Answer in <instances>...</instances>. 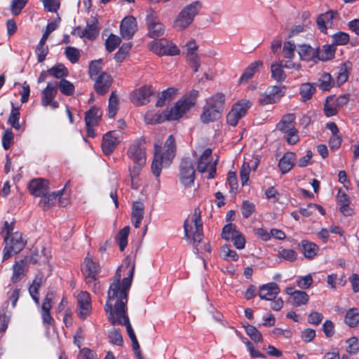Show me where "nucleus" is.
Returning <instances> with one entry per match:
<instances>
[{
  "label": "nucleus",
  "instance_id": "obj_1",
  "mask_svg": "<svg viewBox=\"0 0 359 359\" xmlns=\"http://www.w3.org/2000/svg\"><path fill=\"white\" fill-rule=\"evenodd\" d=\"M135 265L133 264L128 277L122 280L121 284L111 283L109 290L104 310L111 323H120V316L127 311L128 291L130 288L134 274Z\"/></svg>",
  "mask_w": 359,
  "mask_h": 359
},
{
  "label": "nucleus",
  "instance_id": "obj_2",
  "mask_svg": "<svg viewBox=\"0 0 359 359\" xmlns=\"http://www.w3.org/2000/svg\"><path fill=\"white\" fill-rule=\"evenodd\" d=\"M184 231L187 241H193L195 250L198 253L210 252V247L208 244L201 245L203 238V233L201 212L199 208H196L192 215L184 221Z\"/></svg>",
  "mask_w": 359,
  "mask_h": 359
},
{
  "label": "nucleus",
  "instance_id": "obj_3",
  "mask_svg": "<svg viewBox=\"0 0 359 359\" xmlns=\"http://www.w3.org/2000/svg\"><path fill=\"white\" fill-rule=\"evenodd\" d=\"M176 146L173 136L170 135L165 141L163 149L155 144L154 158L151 163V170L156 177H159L163 163L169 165L175 156Z\"/></svg>",
  "mask_w": 359,
  "mask_h": 359
},
{
  "label": "nucleus",
  "instance_id": "obj_4",
  "mask_svg": "<svg viewBox=\"0 0 359 359\" xmlns=\"http://www.w3.org/2000/svg\"><path fill=\"white\" fill-rule=\"evenodd\" d=\"M226 97L222 93H217L205 100L200 119L203 123H210L218 120L222 115L225 107Z\"/></svg>",
  "mask_w": 359,
  "mask_h": 359
},
{
  "label": "nucleus",
  "instance_id": "obj_5",
  "mask_svg": "<svg viewBox=\"0 0 359 359\" xmlns=\"http://www.w3.org/2000/svg\"><path fill=\"white\" fill-rule=\"evenodd\" d=\"M198 96V91L192 90L178 100L170 109H165L168 121H177L182 118L195 105Z\"/></svg>",
  "mask_w": 359,
  "mask_h": 359
},
{
  "label": "nucleus",
  "instance_id": "obj_6",
  "mask_svg": "<svg viewBox=\"0 0 359 359\" xmlns=\"http://www.w3.org/2000/svg\"><path fill=\"white\" fill-rule=\"evenodd\" d=\"M146 141L144 138H138L128 147V157L133 161L131 168H142L147 163Z\"/></svg>",
  "mask_w": 359,
  "mask_h": 359
},
{
  "label": "nucleus",
  "instance_id": "obj_7",
  "mask_svg": "<svg viewBox=\"0 0 359 359\" xmlns=\"http://www.w3.org/2000/svg\"><path fill=\"white\" fill-rule=\"evenodd\" d=\"M6 245L4 248L3 259L6 260L11 257L13 254L20 252L25 246L26 241L23 239L21 233L15 232L11 236H5Z\"/></svg>",
  "mask_w": 359,
  "mask_h": 359
},
{
  "label": "nucleus",
  "instance_id": "obj_8",
  "mask_svg": "<svg viewBox=\"0 0 359 359\" xmlns=\"http://www.w3.org/2000/svg\"><path fill=\"white\" fill-rule=\"evenodd\" d=\"M295 118L294 114H289L285 115L280 121L277 124V128L287 134V142L290 144H294L299 141L297 130L295 128Z\"/></svg>",
  "mask_w": 359,
  "mask_h": 359
},
{
  "label": "nucleus",
  "instance_id": "obj_9",
  "mask_svg": "<svg viewBox=\"0 0 359 359\" xmlns=\"http://www.w3.org/2000/svg\"><path fill=\"white\" fill-rule=\"evenodd\" d=\"M179 181L184 190H188L194 187L195 170L189 159H184L181 163Z\"/></svg>",
  "mask_w": 359,
  "mask_h": 359
},
{
  "label": "nucleus",
  "instance_id": "obj_10",
  "mask_svg": "<svg viewBox=\"0 0 359 359\" xmlns=\"http://www.w3.org/2000/svg\"><path fill=\"white\" fill-rule=\"evenodd\" d=\"M149 48L158 55H177L180 53L177 46L165 39L153 41L149 44Z\"/></svg>",
  "mask_w": 359,
  "mask_h": 359
},
{
  "label": "nucleus",
  "instance_id": "obj_11",
  "mask_svg": "<svg viewBox=\"0 0 359 359\" xmlns=\"http://www.w3.org/2000/svg\"><path fill=\"white\" fill-rule=\"evenodd\" d=\"M211 154L212 150L210 149H206L201 156L197 165L198 172L201 173L208 172V175L207 176L208 179H213L215 177L218 162L217 158L211 163Z\"/></svg>",
  "mask_w": 359,
  "mask_h": 359
},
{
  "label": "nucleus",
  "instance_id": "obj_12",
  "mask_svg": "<svg viewBox=\"0 0 359 359\" xmlns=\"http://www.w3.org/2000/svg\"><path fill=\"white\" fill-rule=\"evenodd\" d=\"M250 105L249 100H242L233 104L226 115V123L231 126H236L238 121L245 116Z\"/></svg>",
  "mask_w": 359,
  "mask_h": 359
},
{
  "label": "nucleus",
  "instance_id": "obj_13",
  "mask_svg": "<svg viewBox=\"0 0 359 359\" xmlns=\"http://www.w3.org/2000/svg\"><path fill=\"white\" fill-rule=\"evenodd\" d=\"M153 93L151 86H144L133 91L131 101L136 106L147 104L150 102V97Z\"/></svg>",
  "mask_w": 359,
  "mask_h": 359
},
{
  "label": "nucleus",
  "instance_id": "obj_14",
  "mask_svg": "<svg viewBox=\"0 0 359 359\" xmlns=\"http://www.w3.org/2000/svg\"><path fill=\"white\" fill-rule=\"evenodd\" d=\"M147 24L151 37H159L164 34L165 27L153 11H149L147 15Z\"/></svg>",
  "mask_w": 359,
  "mask_h": 359
},
{
  "label": "nucleus",
  "instance_id": "obj_15",
  "mask_svg": "<svg viewBox=\"0 0 359 359\" xmlns=\"http://www.w3.org/2000/svg\"><path fill=\"white\" fill-rule=\"evenodd\" d=\"M57 92V83H49L42 92L41 104L44 107L50 106L53 109L58 107V102L54 100Z\"/></svg>",
  "mask_w": 359,
  "mask_h": 359
},
{
  "label": "nucleus",
  "instance_id": "obj_16",
  "mask_svg": "<svg viewBox=\"0 0 359 359\" xmlns=\"http://www.w3.org/2000/svg\"><path fill=\"white\" fill-rule=\"evenodd\" d=\"M94 81V89L98 95L106 94L113 83V79L107 72H101L98 76L92 79Z\"/></svg>",
  "mask_w": 359,
  "mask_h": 359
},
{
  "label": "nucleus",
  "instance_id": "obj_17",
  "mask_svg": "<svg viewBox=\"0 0 359 359\" xmlns=\"http://www.w3.org/2000/svg\"><path fill=\"white\" fill-rule=\"evenodd\" d=\"M283 94L280 86H273L269 88L265 93L260 95L259 101L262 105L273 104L278 102Z\"/></svg>",
  "mask_w": 359,
  "mask_h": 359
},
{
  "label": "nucleus",
  "instance_id": "obj_18",
  "mask_svg": "<svg viewBox=\"0 0 359 359\" xmlns=\"http://www.w3.org/2000/svg\"><path fill=\"white\" fill-rule=\"evenodd\" d=\"M137 29V21L133 16H127L122 20L120 25V32L123 39H131Z\"/></svg>",
  "mask_w": 359,
  "mask_h": 359
},
{
  "label": "nucleus",
  "instance_id": "obj_19",
  "mask_svg": "<svg viewBox=\"0 0 359 359\" xmlns=\"http://www.w3.org/2000/svg\"><path fill=\"white\" fill-rule=\"evenodd\" d=\"M63 194V190L58 191L57 192H53L48 195L43 196L40 200L39 205L43 210H47L55 205L57 202L60 203L61 206H65L67 201L62 199V195Z\"/></svg>",
  "mask_w": 359,
  "mask_h": 359
},
{
  "label": "nucleus",
  "instance_id": "obj_20",
  "mask_svg": "<svg viewBox=\"0 0 359 359\" xmlns=\"http://www.w3.org/2000/svg\"><path fill=\"white\" fill-rule=\"evenodd\" d=\"M79 306L78 315L80 318L86 319L91 312L90 297L87 292H81L77 296Z\"/></svg>",
  "mask_w": 359,
  "mask_h": 359
},
{
  "label": "nucleus",
  "instance_id": "obj_21",
  "mask_svg": "<svg viewBox=\"0 0 359 359\" xmlns=\"http://www.w3.org/2000/svg\"><path fill=\"white\" fill-rule=\"evenodd\" d=\"M30 193L36 196H45L48 192V182L41 178L32 180L28 185Z\"/></svg>",
  "mask_w": 359,
  "mask_h": 359
},
{
  "label": "nucleus",
  "instance_id": "obj_22",
  "mask_svg": "<svg viewBox=\"0 0 359 359\" xmlns=\"http://www.w3.org/2000/svg\"><path fill=\"white\" fill-rule=\"evenodd\" d=\"M280 289L278 285L273 282L261 285L259 288V297L262 299L267 301L273 300L279 294Z\"/></svg>",
  "mask_w": 359,
  "mask_h": 359
},
{
  "label": "nucleus",
  "instance_id": "obj_23",
  "mask_svg": "<svg viewBox=\"0 0 359 359\" xmlns=\"http://www.w3.org/2000/svg\"><path fill=\"white\" fill-rule=\"evenodd\" d=\"M118 142V133L116 131H110L106 133L102 138V148L106 155L113 152Z\"/></svg>",
  "mask_w": 359,
  "mask_h": 359
},
{
  "label": "nucleus",
  "instance_id": "obj_24",
  "mask_svg": "<svg viewBox=\"0 0 359 359\" xmlns=\"http://www.w3.org/2000/svg\"><path fill=\"white\" fill-rule=\"evenodd\" d=\"M297 53L302 60L316 62L318 61V50L308 44H301L297 47Z\"/></svg>",
  "mask_w": 359,
  "mask_h": 359
},
{
  "label": "nucleus",
  "instance_id": "obj_25",
  "mask_svg": "<svg viewBox=\"0 0 359 359\" xmlns=\"http://www.w3.org/2000/svg\"><path fill=\"white\" fill-rule=\"evenodd\" d=\"M334 16L335 12L332 11H327L319 15L316 20L318 29L322 32H326L327 28H332Z\"/></svg>",
  "mask_w": 359,
  "mask_h": 359
},
{
  "label": "nucleus",
  "instance_id": "obj_26",
  "mask_svg": "<svg viewBox=\"0 0 359 359\" xmlns=\"http://www.w3.org/2000/svg\"><path fill=\"white\" fill-rule=\"evenodd\" d=\"M144 205L142 202L135 201L133 204L132 224L136 228H139L144 217Z\"/></svg>",
  "mask_w": 359,
  "mask_h": 359
},
{
  "label": "nucleus",
  "instance_id": "obj_27",
  "mask_svg": "<svg viewBox=\"0 0 359 359\" xmlns=\"http://www.w3.org/2000/svg\"><path fill=\"white\" fill-rule=\"evenodd\" d=\"M296 161L295 154L293 152H287L280 159L278 167L283 174L288 172L294 166Z\"/></svg>",
  "mask_w": 359,
  "mask_h": 359
},
{
  "label": "nucleus",
  "instance_id": "obj_28",
  "mask_svg": "<svg viewBox=\"0 0 359 359\" xmlns=\"http://www.w3.org/2000/svg\"><path fill=\"white\" fill-rule=\"evenodd\" d=\"M338 203L340 204L339 211L345 216H351L353 214L354 210L350 206V198L340 189L338 190Z\"/></svg>",
  "mask_w": 359,
  "mask_h": 359
},
{
  "label": "nucleus",
  "instance_id": "obj_29",
  "mask_svg": "<svg viewBox=\"0 0 359 359\" xmlns=\"http://www.w3.org/2000/svg\"><path fill=\"white\" fill-rule=\"evenodd\" d=\"M287 294L290 295L293 304L297 306L306 304L309 299V297L306 292L302 290L293 291L292 288H287Z\"/></svg>",
  "mask_w": 359,
  "mask_h": 359
},
{
  "label": "nucleus",
  "instance_id": "obj_30",
  "mask_svg": "<svg viewBox=\"0 0 359 359\" xmlns=\"http://www.w3.org/2000/svg\"><path fill=\"white\" fill-rule=\"evenodd\" d=\"M13 273L11 280L13 283H17L25 276V273L27 270V262L23 259L16 262L13 266Z\"/></svg>",
  "mask_w": 359,
  "mask_h": 359
},
{
  "label": "nucleus",
  "instance_id": "obj_31",
  "mask_svg": "<svg viewBox=\"0 0 359 359\" xmlns=\"http://www.w3.org/2000/svg\"><path fill=\"white\" fill-rule=\"evenodd\" d=\"M300 245L304 257L309 259H313L317 255L319 250L317 245L306 240L302 241Z\"/></svg>",
  "mask_w": 359,
  "mask_h": 359
},
{
  "label": "nucleus",
  "instance_id": "obj_32",
  "mask_svg": "<svg viewBox=\"0 0 359 359\" xmlns=\"http://www.w3.org/2000/svg\"><path fill=\"white\" fill-rule=\"evenodd\" d=\"M263 65V62L260 60H257L251 63L244 71L240 78V82H245L250 79L255 74L258 72L260 67Z\"/></svg>",
  "mask_w": 359,
  "mask_h": 359
},
{
  "label": "nucleus",
  "instance_id": "obj_33",
  "mask_svg": "<svg viewBox=\"0 0 359 359\" xmlns=\"http://www.w3.org/2000/svg\"><path fill=\"white\" fill-rule=\"evenodd\" d=\"M102 116V112L99 108L92 107L86 112L85 121L86 125L95 126L97 124Z\"/></svg>",
  "mask_w": 359,
  "mask_h": 359
},
{
  "label": "nucleus",
  "instance_id": "obj_34",
  "mask_svg": "<svg viewBox=\"0 0 359 359\" xmlns=\"http://www.w3.org/2000/svg\"><path fill=\"white\" fill-rule=\"evenodd\" d=\"M165 110L162 114L154 113L149 111L145 114V121L149 124H157L168 121Z\"/></svg>",
  "mask_w": 359,
  "mask_h": 359
},
{
  "label": "nucleus",
  "instance_id": "obj_35",
  "mask_svg": "<svg viewBox=\"0 0 359 359\" xmlns=\"http://www.w3.org/2000/svg\"><path fill=\"white\" fill-rule=\"evenodd\" d=\"M344 322L350 327H355L359 325V309H350L345 315Z\"/></svg>",
  "mask_w": 359,
  "mask_h": 359
},
{
  "label": "nucleus",
  "instance_id": "obj_36",
  "mask_svg": "<svg viewBox=\"0 0 359 359\" xmlns=\"http://www.w3.org/2000/svg\"><path fill=\"white\" fill-rule=\"evenodd\" d=\"M192 23L190 18H187L185 11H180L174 21L173 27L177 31H182Z\"/></svg>",
  "mask_w": 359,
  "mask_h": 359
},
{
  "label": "nucleus",
  "instance_id": "obj_37",
  "mask_svg": "<svg viewBox=\"0 0 359 359\" xmlns=\"http://www.w3.org/2000/svg\"><path fill=\"white\" fill-rule=\"evenodd\" d=\"M318 50V60H328L334 55V44L325 45L320 49Z\"/></svg>",
  "mask_w": 359,
  "mask_h": 359
},
{
  "label": "nucleus",
  "instance_id": "obj_38",
  "mask_svg": "<svg viewBox=\"0 0 359 359\" xmlns=\"http://www.w3.org/2000/svg\"><path fill=\"white\" fill-rule=\"evenodd\" d=\"M201 8V3L199 1H196L184 6L181 11H185V15L193 22Z\"/></svg>",
  "mask_w": 359,
  "mask_h": 359
},
{
  "label": "nucleus",
  "instance_id": "obj_39",
  "mask_svg": "<svg viewBox=\"0 0 359 359\" xmlns=\"http://www.w3.org/2000/svg\"><path fill=\"white\" fill-rule=\"evenodd\" d=\"M283 67L284 66L279 63H274L271 66V77L277 82H283L286 78Z\"/></svg>",
  "mask_w": 359,
  "mask_h": 359
},
{
  "label": "nucleus",
  "instance_id": "obj_40",
  "mask_svg": "<svg viewBox=\"0 0 359 359\" xmlns=\"http://www.w3.org/2000/svg\"><path fill=\"white\" fill-rule=\"evenodd\" d=\"M177 92V90L174 88H168L161 92L156 102V107H161L165 105V102L170 101L176 95Z\"/></svg>",
  "mask_w": 359,
  "mask_h": 359
},
{
  "label": "nucleus",
  "instance_id": "obj_41",
  "mask_svg": "<svg viewBox=\"0 0 359 359\" xmlns=\"http://www.w3.org/2000/svg\"><path fill=\"white\" fill-rule=\"evenodd\" d=\"M8 302L0 309V332H4L8 325L11 319V313L7 311Z\"/></svg>",
  "mask_w": 359,
  "mask_h": 359
},
{
  "label": "nucleus",
  "instance_id": "obj_42",
  "mask_svg": "<svg viewBox=\"0 0 359 359\" xmlns=\"http://www.w3.org/2000/svg\"><path fill=\"white\" fill-rule=\"evenodd\" d=\"M324 112L327 117L337 114V97L334 95L327 97L324 104Z\"/></svg>",
  "mask_w": 359,
  "mask_h": 359
},
{
  "label": "nucleus",
  "instance_id": "obj_43",
  "mask_svg": "<svg viewBox=\"0 0 359 359\" xmlns=\"http://www.w3.org/2000/svg\"><path fill=\"white\" fill-rule=\"evenodd\" d=\"M352 68V63L349 61H346L343 63L338 72V86L345 83L348 78L349 72Z\"/></svg>",
  "mask_w": 359,
  "mask_h": 359
},
{
  "label": "nucleus",
  "instance_id": "obj_44",
  "mask_svg": "<svg viewBox=\"0 0 359 359\" xmlns=\"http://www.w3.org/2000/svg\"><path fill=\"white\" fill-rule=\"evenodd\" d=\"M299 90L302 99L306 101L312 97L316 89L314 83H305L301 85Z\"/></svg>",
  "mask_w": 359,
  "mask_h": 359
},
{
  "label": "nucleus",
  "instance_id": "obj_45",
  "mask_svg": "<svg viewBox=\"0 0 359 359\" xmlns=\"http://www.w3.org/2000/svg\"><path fill=\"white\" fill-rule=\"evenodd\" d=\"M83 264L86 267V272L88 273L87 276H93L98 273L100 266L97 263L93 260V258L89 254H88L85 258Z\"/></svg>",
  "mask_w": 359,
  "mask_h": 359
},
{
  "label": "nucleus",
  "instance_id": "obj_46",
  "mask_svg": "<svg viewBox=\"0 0 359 359\" xmlns=\"http://www.w3.org/2000/svg\"><path fill=\"white\" fill-rule=\"evenodd\" d=\"M42 283V278L36 277L29 288V292L36 304H39V289Z\"/></svg>",
  "mask_w": 359,
  "mask_h": 359
},
{
  "label": "nucleus",
  "instance_id": "obj_47",
  "mask_svg": "<svg viewBox=\"0 0 359 359\" xmlns=\"http://www.w3.org/2000/svg\"><path fill=\"white\" fill-rule=\"evenodd\" d=\"M119 320H120V323H112V324L114 325H124L126 326V331H127L128 335L129 336L130 339H135L136 338V335H135V332H134V330L132 327V325L130 323L129 318L126 315V311L123 312V315L122 314L121 315Z\"/></svg>",
  "mask_w": 359,
  "mask_h": 359
},
{
  "label": "nucleus",
  "instance_id": "obj_48",
  "mask_svg": "<svg viewBox=\"0 0 359 359\" xmlns=\"http://www.w3.org/2000/svg\"><path fill=\"white\" fill-rule=\"evenodd\" d=\"M130 233V226H126L118 232L117 242L121 251H123L128 244V237Z\"/></svg>",
  "mask_w": 359,
  "mask_h": 359
},
{
  "label": "nucleus",
  "instance_id": "obj_49",
  "mask_svg": "<svg viewBox=\"0 0 359 359\" xmlns=\"http://www.w3.org/2000/svg\"><path fill=\"white\" fill-rule=\"evenodd\" d=\"M118 106V98L115 93V92H111L110 97L109 98V111L108 116L110 118H112L115 116L117 113Z\"/></svg>",
  "mask_w": 359,
  "mask_h": 359
},
{
  "label": "nucleus",
  "instance_id": "obj_50",
  "mask_svg": "<svg viewBox=\"0 0 359 359\" xmlns=\"http://www.w3.org/2000/svg\"><path fill=\"white\" fill-rule=\"evenodd\" d=\"M246 334L255 342L258 343L262 341V335L261 332L253 325L247 324L244 326Z\"/></svg>",
  "mask_w": 359,
  "mask_h": 359
},
{
  "label": "nucleus",
  "instance_id": "obj_51",
  "mask_svg": "<svg viewBox=\"0 0 359 359\" xmlns=\"http://www.w3.org/2000/svg\"><path fill=\"white\" fill-rule=\"evenodd\" d=\"M221 256L227 261H237L238 255L235 250L230 248V246L224 245L221 248Z\"/></svg>",
  "mask_w": 359,
  "mask_h": 359
},
{
  "label": "nucleus",
  "instance_id": "obj_52",
  "mask_svg": "<svg viewBox=\"0 0 359 359\" xmlns=\"http://www.w3.org/2000/svg\"><path fill=\"white\" fill-rule=\"evenodd\" d=\"M48 72L57 79H62L68 74L67 68L62 64H59L51 67L48 69Z\"/></svg>",
  "mask_w": 359,
  "mask_h": 359
},
{
  "label": "nucleus",
  "instance_id": "obj_53",
  "mask_svg": "<svg viewBox=\"0 0 359 359\" xmlns=\"http://www.w3.org/2000/svg\"><path fill=\"white\" fill-rule=\"evenodd\" d=\"M142 169V168H129L131 188L133 189H137L140 187V181L138 176Z\"/></svg>",
  "mask_w": 359,
  "mask_h": 359
},
{
  "label": "nucleus",
  "instance_id": "obj_54",
  "mask_svg": "<svg viewBox=\"0 0 359 359\" xmlns=\"http://www.w3.org/2000/svg\"><path fill=\"white\" fill-rule=\"evenodd\" d=\"M297 51L295 44L291 41H285L283 48V57L292 60L294 57L295 51Z\"/></svg>",
  "mask_w": 359,
  "mask_h": 359
},
{
  "label": "nucleus",
  "instance_id": "obj_55",
  "mask_svg": "<svg viewBox=\"0 0 359 359\" xmlns=\"http://www.w3.org/2000/svg\"><path fill=\"white\" fill-rule=\"evenodd\" d=\"M121 39L113 34H111L105 42L106 49L108 52H112L114 51L121 43Z\"/></svg>",
  "mask_w": 359,
  "mask_h": 359
},
{
  "label": "nucleus",
  "instance_id": "obj_56",
  "mask_svg": "<svg viewBox=\"0 0 359 359\" xmlns=\"http://www.w3.org/2000/svg\"><path fill=\"white\" fill-rule=\"evenodd\" d=\"M59 89L65 95H72L74 93V84L64 79H62L60 81Z\"/></svg>",
  "mask_w": 359,
  "mask_h": 359
},
{
  "label": "nucleus",
  "instance_id": "obj_57",
  "mask_svg": "<svg viewBox=\"0 0 359 359\" xmlns=\"http://www.w3.org/2000/svg\"><path fill=\"white\" fill-rule=\"evenodd\" d=\"M278 255L290 262H294L297 259V253L292 249L280 248L278 250Z\"/></svg>",
  "mask_w": 359,
  "mask_h": 359
},
{
  "label": "nucleus",
  "instance_id": "obj_58",
  "mask_svg": "<svg viewBox=\"0 0 359 359\" xmlns=\"http://www.w3.org/2000/svg\"><path fill=\"white\" fill-rule=\"evenodd\" d=\"M20 119V112L18 109L15 108L13 106V108L11 111L10 116L8 118V123L12 126L15 130H20V124L19 123Z\"/></svg>",
  "mask_w": 359,
  "mask_h": 359
},
{
  "label": "nucleus",
  "instance_id": "obj_59",
  "mask_svg": "<svg viewBox=\"0 0 359 359\" xmlns=\"http://www.w3.org/2000/svg\"><path fill=\"white\" fill-rule=\"evenodd\" d=\"M310 24V22L305 21L302 25H293L289 31L288 37L292 38L306 32Z\"/></svg>",
  "mask_w": 359,
  "mask_h": 359
},
{
  "label": "nucleus",
  "instance_id": "obj_60",
  "mask_svg": "<svg viewBox=\"0 0 359 359\" xmlns=\"http://www.w3.org/2000/svg\"><path fill=\"white\" fill-rule=\"evenodd\" d=\"M65 54L67 59L73 64L76 63L80 58L79 50L74 47H67L65 51Z\"/></svg>",
  "mask_w": 359,
  "mask_h": 359
},
{
  "label": "nucleus",
  "instance_id": "obj_61",
  "mask_svg": "<svg viewBox=\"0 0 359 359\" xmlns=\"http://www.w3.org/2000/svg\"><path fill=\"white\" fill-rule=\"evenodd\" d=\"M346 351L350 354H355L359 351V340L355 337L348 339L346 341Z\"/></svg>",
  "mask_w": 359,
  "mask_h": 359
},
{
  "label": "nucleus",
  "instance_id": "obj_62",
  "mask_svg": "<svg viewBox=\"0 0 359 359\" xmlns=\"http://www.w3.org/2000/svg\"><path fill=\"white\" fill-rule=\"evenodd\" d=\"M238 231L235 224L230 223L223 227L221 236L223 239L229 241L234 236V233Z\"/></svg>",
  "mask_w": 359,
  "mask_h": 359
},
{
  "label": "nucleus",
  "instance_id": "obj_63",
  "mask_svg": "<svg viewBox=\"0 0 359 359\" xmlns=\"http://www.w3.org/2000/svg\"><path fill=\"white\" fill-rule=\"evenodd\" d=\"M102 60L92 61L89 65V76L91 79L99 76L100 71L102 69Z\"/></svg>",
  "mask_w": 359,
  "mask_h": 359
},
{
  "label": "nucleus",
  "instance_id": "obj_64",
  "mask_svg": "<svg viewBox=\"0 0 359 359\" xmlns=\"http://www.w3.org/2000/svg\"><path fill=\"white\" fill-rule=\"evenodd\" d=\"M319 87L323 90H328L332 86V81L331 79V76L329 74L324 73L321 75L319 79Z\"/></svg>",
  "mask_w": 359,
  "mask_h": 359
}]
</instances>
